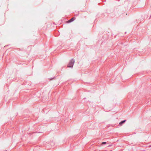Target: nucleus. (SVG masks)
Returning <instances> with one entry per match:
<instances>
[{
  "label": "nucleus",
  "instance_id": "f257e3e1",
  "mask_svg": "<svg viewBox=\"0 0 151 151\" xmlns=\"http://www.w3.org/2000/svg\"><path fill=\"white\" fill-rule=\"evenodd\" d=\"M74 63V60L73 59H72L70 61L68 65V67L70 68L73 67V65Z\"/></svg>",
  "mask_w": 151,
  "mask_h": 151
},
{
  "label": "nucleus",
  "instance_id": "f03ea898",
  "mask_svg": "<svg viewBox=\"0 0 151 151\" xmlns=\"http://www.w3.org/2000/svg\"><path fill=\"white\" fill-rule=\"evenodd\" d=\"M76 19V18L74 17H73L70 19L68 21V22L69 23L70 22Z\"/></svg>",
  "mask_w": 151,
  "mask_h": 151
},
{
  "label": "nucleus",
  "instance_id": "7ed1b4c3",
  "mask_svg": "<svg viewBox=\"0 0 151 151\" xmlns=\"http://www.w3.org/2000/svg\"><path fill=\"white\" fill-rule=\"evenodd\" d=\"M126 121V120H124V121H123L121 122H120L119 123V124L120 125H122V124H123V123H124Z\"/></svg>",
  "mask_w": 151,
  "mask_h": 151
},
{
  "label": "nucleus",
  "instance_id": "20e7f679",
  "mask_svg": "<svg viewBox=\"0 0 151 151\" xmlns=\"http://www.w3.org/2000/svg\"><path fill=\"white\" fill-rule=\"evenodd\" d=\"M102 143L103 144H105L106 143V142H102Z\"/></svg>",
  "mask_w": 151,
  "mask_h": 151
}]
</instances>
